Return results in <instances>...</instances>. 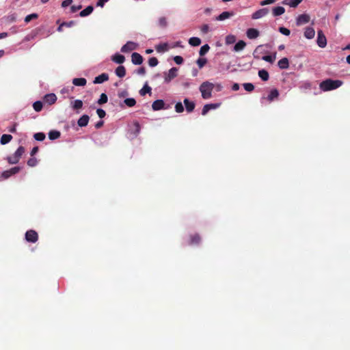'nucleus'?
I'll return each mask as SVG.
<instances>
[{"label":"nucleus","instance_id":"473e14b6","mask_svg":"<svg viewBox=\"0 0 350 350\" xmlns=\"http://www.w3.org/2000/svg\"><path fill=\"white\" fill-rule=\"evenodd\" d=\"M189 44L193 46H197L201 44V40L198 37H192L189 38Z\"/></svg>","mask_w":350,"mask_h":350},{"label":"nucleus","instance_id":"4468645a","mask_svg":"<svg viewBox=\"0 0 350 350\" xmlns=\"http://www.w3.org/2000/svg\"><path fill=\"white\" fill-rule=\"evenodd\" d=\"M219 103L205 105L202 108V115L205 116L211 109H215L219 107Z\"/></svg>","mask_w":350,"mask_h":350},{"label":"nucleus","instance_id":"b1692460","mask_svg":"<svg viewBox=\"0 0 350 350\" xmlns=\"http://www.w3.org/2000/svg\"><path fill=\"white\" fill-rule=\"evenodd\" d=\"M278 66L280 69H286L289 66V62L288 58L283 57L278 62Z\"/></svg>","mask_w":350,"mask_h":350},{"label":"nucleus","instance_id":"9d476101","mask_svg":"<svg viewBox=\"0 0 350 350\" xmlns=\"http://www.w3.org/2000/svg\"><path fill=\"white\" fill-rule=\"evenodd\" d=\"M131 62L135 65H140L143 62V57L139 53L134 52L131 55Z\"/></svg>","mask_w":350,"mask_h":350},{"label":"nucleus","instance_id":"bf43d9fd","mask_svg":"<svg viewBox=\"0 0 350 350\" xmlns=\"http://www.w3.org/2000/svg\"><path fill=\"white\" fill-rule=\"evenodd\" d=\"M174 61L177 64H181L183 62V58L181 56L177 55L174 57Z\"/></svg>","mask_w":350,"mask_h":350},{"label":"nucleus","instance_id":"e433bc0d","mask_svg":"<svg viewBox=\"0 0 350 350\" xmlns=\"http://www.w3.org/2000/svg\"><path fill=\"white\" fill-rule=\"evenodd\" d=\"M151 93V88L148 85L145 84L144 87L139 90L141 96H145L146 94Z\"/></svg>","mask_w":350,"mask_h":350},{"label":"nucleus","instance_id":"de8ad7c7","mask_svg":"<svg viewBox=\"0 0 350 350\" xmlns=\"http://www.w3.org/2000/svg\"><path fill=\"white\" fill-rule=\"evenodd\" d=\"M38 15L37 14H36V13L29 14V15H27V16L25 18V22L26 23H29L31 20L38 18Z\"/></svg>","mask_w":350,"mask_h":350},{"label":"nucleus","instance_id":"0e129e2a","mask_svg":"<svg viewBox=\"0 0 350 350\" xmlns=\"http://www.w3.org/2000/svg\"><path fill=\"white\" fill-rule=\"evenodd\" d=\"M275 1L276 0H264V1L260 2V5H265L271 4V3H275Z\"/></svg>","mask_w":350,"mask_h":350},{"label":"nucleus","instance_id":"69168bd1","mask_svg":"<svg viewBox=\"0 0 350 350\" xmlns=\"http://www.w3.org/2000/svg\"><path fill=\"white\" fill-rule=\"evenodd\" d=\"M109 0H98L96 3V6L103 8L105 3Z\"/></svg>","mask_w":350,"mask_h":350},{"label":"nucleus","instance_id":"f8f14e48","mask_svg":"<svg viewBox=\"0 0 350 350\" xmlns=\"http://www.w3.org/2000/svg\"><path fill=\"white\" fill-rule=\"evenodd\" d=\"M165 103L161 99H158L152 103V108L154 111H159L164 109Z\"/></svg>","mask_w":350,"mask_h":350},{"label":"nucleus","instance_id":"6e6552de","mask_svg":"<svg viewBox=\"0 0 350 350\" xmlns=\"http://www.w3.org/2000/svg\"><path fill=\"white\" fill-rule=\"evenodd\" d=\"M137 44L135 42L129 41L121 48V52L128 53L136 49Z\"/></svg>","mask_w":350,"mask_h":350},{"label":"nucleus","instance_id":"f03ea898","mask_svg":"<svg viewBox=\"0 0 350 350\" xmlns=\"http://www.w3.org/2000/svg\"><path fill=\"white\" fill-rule=\"evenodd\" d=\"M214 88V84L209 81L203 82L200 86V91L202 94V97L204 99L210 98L212 96V91Z\"/></svg>","mask_w":350,"mask_h":350},{"label":"nucleus","instance_id":"a19ab883","mask_svg":"<svg viewBox=\"0 0 350 350\" xmlns=\"http://www.w3.org/2000/svg\"><path fill=\"white\" fill-rule=\"evenodd\" d=\"M167 47H168L167 44L163 43V44L157 45L156 46V50L157 51V52H159V53L165 52L167 50Z\"/></svg>","mask_w":350,"mask_h":350},{"label":"nucleus","instance_id":"ddd939ff","mask_svg":"<svg viewBox=\"0 0 350 350\" xmlns=\"http://www.w3.org/2000/svg\"><path fill=\"white\" fill-rule=\"evenodd\" d=\"M183 103L185 105L186 111L188 113L192 112L196 107V104L193 101H190L188 98H185Z\"/></svg>","mask_w":350,"mask_h":350},{"label":"nucleus","instance_id":"79ce46f5","mask_svg":"<svg viewBox=\"0 0 350 350\" xmlns=\"http://www.w3.org/2000/svg\"><path fill=\"white\" fill-rule=\"evenodd\" d=\"M209 49H210V46H208V44H206L203 45L200 48V50L199 51L200 55V56H204L206 53H208Z\"/></svg>","mask_w":350,"mask_h":350},{"label":"nucleus","instance_id":"20e7f679","mask_svg":"<svg viewBox=\"0 0 350 350\" xmlns=\"http://www.w3.org/2000/svg\"><path fill=\"white\" fill-rule=\"evenodd\" d=\"M20 170V167H14L8 170L3 171L1 174V178L2 179H7L10 178L11 176L18 173Z\"/></svg>","mask_w":350,"mask_h":350},{"label":"nucleus","instance_id":"052dcab7","mask_svg":"<svg viewBox=\"0 0 350 350\" xmlns=\"http://www.w3.org/2000/svg\"><path fill=\"white\" fill-rule=\"evenodd\" d=\"M209 31V26L207 24H204L201 27V31L206 34Z\"/></svg>","mask_w":350,"mask_h":350},{"label":"nucleus","instance_id":"49530a36","mask_svg":"<svg viewBox=\"0 0 350 350\" xmlns=\"http://www.w3.org/2000/svg\"><path fill=\"white\" fill-rule=\"evenodd\" d=\"M196 63L198 66V67L200 68H203L205 64L207 63V59L206 58H204V57H200L199 58L197 61H196Z\"/></svg>","mask_w":350,"mask_h":350},{"label":"nucleus","instance_id":"c03bdc74","mask_svg":"<svg viewBox=\"0 0 350 350\" xmlns=\"http://www.w3.org/2000/svg\"><path fill=\"white\" fill-rule=\"evenodd\" d=\"M45 134L44 133H36L34 134L33 137L36 140L42 142L45 139Z\"/></svg>","mask_w":350,"mask_h":350},{"label":"nucleus","instance_id":"2f4dec72","mask_svg":"<svg viewBox=\"0 0 350 350\" xmlns=\"http://www.w3.org/2000/svg\"><path fill=\"white\" fill-rule=\"evenodd\" d=\"M61 135V133L58 131L52 130L49 133V138L51 140H54L58 139Z\"/></svg>","mask_w":350,"mask_h":350},{"label":"nucleus","instance_id":"5701e85b","mask_svg":"<svg viewBox=\"0 0 350 350\" xmlns=\"http://www.w3.org/2000/svg\"><path fill=\"white\" fill-rule=\"evenodd\" d=\"M115 73L120 78L124 77L126 75L125 67L122 65L118 66L115 70Z\"/></svg>","mask_w":350,"mask_h":350},{"label":"nucleus","instance_id":"8fccbe9b","mask_svg":"<svg viewBox=\"0 0 350 350\" xmlns=\"http://www.w3.org/2000/svg\"><path fill=\"white\" fill-rule=\"evenodd\" d=\"M243 88L247 92H252L254 90V85L251 83H245Z\"/></svg>","mask_w":350,"mask_h":350},{"label":"nucleus","instance_id":"a18cd8bd","mask_svg":"<svg viewBox=\"0 0 350 350\" xmlns=\"http://www.w3.org/2000/svg\"><path fill=\"white\" fill-rule=\"evenodd\" d=\"M236 41V37L233 35H228L226 37V44H231L234 43Z\"/></svg>","mask_w":350,"mask_h":350},{"label":"nucleus","instance_id":"e2e57ef3","mask_svg":"<svg viewBox=\"0 0 350 350\" xmlns=\"http://www.w3.org/2000/svg\"><path fill=\"white\" fill-rule=\"evenodd\" d=\"M72 3V0H64L62 3V7L66 8V7L71 5Z\"/></svg>","mask_w":350,"mask_h":350},{"label":"nucleus","instance_id":"a878e982","mask_svg":"<svg viewBox=\"0 0 350 350\" xmlns=\"http://www.w3.org/2000/svg\"><path fill=\"white\" fill-rule=\"evenodd\" d=\"M303 0H284V5H288L291 8H296Z\"/></svg>","mask_w":350,"mask_h":350},{"label":"nucleus","instance_id":"774afa93","mask_svg":"<svg viewBox=\"0 0 350 350\" xmlns=\"http://www.w3.org/2000/svg\"><path fill=\"white\" fill-rule=\"evenodd\" d=\"M104 122L103 120H100L98 122L96 123L95 127L96 129H100L103 126Z\"/></svg>","mask_w":350,"mask_h":350},{"label":"nucleus","instance_id":"4c0bfd02","mask_svg":"<svg viewBox=\"0 0 350 350\" xmlns=\"http://www.w3.org/2000/svg\"><path fill=\"white\" fill-rule=\"evenodd\" d=\"M276 59V53H275L273 55H265L262 57V59L269 62L271 64L273 63Z\"/></svg>","mask_w":350,"mask_h":350},{"label":"nucleus","instance_id":"3c124183","mask_svg":"<svg viewBox=\"0 0 350 350\" xmlns=\"http://www.w3.org/2000/svg\"><path fill=\"white\" fill-rule=\"evenodd\" d=\"M175 111H176L177 113H182V112H183V111H184V107H183V104H182L180 102H178V103H177L175 105Z\"/></svg>","mask_w":350,"mask_h":350},{"label":"nucleus","instance_id":"a211bd4d","mask_svg":"<svg viewBox=\"0 0 350 350\" xmlns=\"http://www.w3.org/2000/svg\"><path fill=\"white\" fill-rule=\"evenodd\" d=\"M90 117L88 115H83L77 121L80 127L86 126L89 122Z\"/></svg>","mask_w":350,"mask_h":350},{"label":"nucleus","instance_id":"f257e3e1","mask_svg":"<svg viewBox=\"0 0 350 350\" xmlns=\"http://www.w3.org/2000/svg\"><path fill=\"white\" fill-rule=\"evenodd\" d=\"M342 85V81L340 80H332L330 79L323 81L319 87L321 90L324 92L333 90L337 89Z\"/></svg>","mask_w":350,"mask_h":350},{"label":"nucleus","instance_id":"c85d7f7f","mask_svg":"<svg viewBox=\"0 0 350 350\" xmlns=\"http://www.w3.org/2000/svg\"><path fill=\"white\" fill-rule=\"evenodd\" d=\"M258 76L259 77L264 81H267L269 80V72L264 69L260 70L258 71Z\"/></svg>","mask_w":350,"mask_h":350},{"label":"nucleus","instance_id":"09e8293b","mask_svg":"<svg viewBox=\"0 0 350 350\" xmlns=\"http://www.w3.org/2000/svg\"><path fill=\"white\" fill-rule=\"evenodd\" d=\"M159 62H158V59L153 57H150L149 59H148V65L150 66V67H154L156 66L157 64H158Z\"/></svg>","mask_w":350,"mask_h":350},{"label":"nucleus","instance_id":"6e6d98bb","mask_svg":"<svg viewBox=\"0 0 350 350\" xmlns=\"http://www.w3.org/2000/svg\"><path fill=\"white\" fill-rule=\"evenodd\" d=\"M262 45H259L254 51L253 55H254V58H256V59L260 58V56L258 55V54L260 53V48H262Z\"/></svg>","mask_w":350,"mask_h":350},{"label":"nucleus","instance_id":"bb28decb","mask_svg":"<svg viewBox=\"0 0 350 350\" xmlns=\"http://www.w3.org/2000/svg\"><path fill=\"white\" fill-rule=\"evenodd\" d=\"M285 12L284 8L282 6L275 7L272 10V13L274 16H278L283 14Z\"/></svg>","mask_w":350,"mask_h":350},{"label":"nucleus","instance_id":"ea45409f","mask_svg":"<svg viewBox=\"0 0 350 350\" xmlns=\"http://www.w3.org/2000/svg\"><path fill=\"white\" fill-rule=\"evenodd\" d=\"M124 104L129 107H132L135 105L136 100L133 98H126L124 100Z\"/></svg>","mask_w":350,"mask_h":350},{"label":"nucleus","instance_id":"13d9d810","mask_svg":"<svg viewBox=\"0 0 350 350\" xmlns=\"http://www.w3.org/2000/svg\"><path fill=\"white\" fill-rule=\"evenodd\" d=\"M75 23H76V22L74 21H70L69 22H63L62 23V26H64V27H71L73 25H75Z\"/></svg>","mask_w":350,"mask_h":350},{"label":"nucleus","instance_id":"680f3d73","mask_svg":"<svg viewBox=\"0 0 350 350\" xmlns=\"http://www.w3.org/2000/svg\"><path fill=\"white\" fill-rule=\"evenodd\" d=\"M81 8H82L81 5H72L70 7V11H71L72 13H75L77 11L81 10Z\"/></svg>","mask_w":350,"mask_h":350},{"label":"nucleus","instance_id":"412c9836","mask_svg":"<svg viewBox=\"0 0 350 350\" xmlns=\"http://www.w3.org/2000/svg\"><path fill=\"white\" fill-rule=\"evenodd\" d=\"M314 35H315V31H314V28L310 27H308L306 28L305 31H304V36L307 39L313 38L314 37Z\"/></svg>","mask_w":350,"mask_h":350},{"label":"nucleus","instance_id":"2eb2a0df","mask_svg":"<svg viewBox=\"0 0 350 350\" xmlns=\"http://www.w3.org/2000/svg\"><path fill=\"white\" fill-rule=\"evenodd\" d=\"M246 35L250 39H255L258 37L259 31L256 29L250 28L247 30Z\"/></svg>","mask_w":350,"mask_h":350},{"label":"nucleus","instance_id":"aec40b11","mask_svg":"<svg viewBox=\"0 0 350 350\" xmlns=\"http://www.w3.org/2000/svg\"><path fill=\"white\" fill-rule=\"evenodd\" d=\"M279 96V92L277 89L271 90L269 94L266 98L269 102H272L273 100L278 98Z\"/></svg>","mask_w":350,"mask_h":350},{"label":"nucleus","instance_id":"dca6fc26","mask_svg":"<svg viewBox=\"0 0 350 350\" xmlns=\"http://www.w3.org/2000/svg\"><path fill=\"white\" fill-rule=\"evenodd\" d=\"M44 100L45 103H46L49 105H52V104H54L55 103V101L57 100V96L55 94H53V93L48 94L44 96Z\"/></svg>","mask_w":350,"mask_h":350},{"label":"nucleus","instance_id":"f3484780","mask_svg":"<svg viewBox=\"0 0 350 350\" xmlns=\"http://www.w3.org/2000/svg\"><path fill=\"white\" fill-rule=\"evenodd\" d=\"M109 79V75L107 73H102L101 75L95 77L94 83H102Z\"/></svg>","mask_w":350,"mask_h":350},{"label":"nucleus","instance_id":"5fc2aeb1","mask_svg":"<svg viewBox=\"0 0 350 350\" xmlns=\"http://www.w3.org/2000/svg\"><path fill=\"white\" fill-rule=\"evenodd\" d=\"M279 31L285 35V36H289L290 33H291V31L288 29L286 28V27H281L279 28Z\"/></svg>","mask_w":350,"mask_h":350},{"label":"nucleus","instance_id":"338daca9","mask_svg":"<svg viewBox=\"0 0 350 350\" xmlns=\"http://www.w3.org/2000/svg\"><path fill=\"white\" fill-rule=\"evenodd\" d=\"M137 73H138L139 75H144V74L146 73V69H145V68H144V67H141V68H139L137 70Z\"/></svg>","mask_w":350,"mask_h":350},{"label":"nucleus","instance_id":"9b49d317","mask_svg":"<svg viewBox=\"0 0 350 350\" xmlns=\"http://www.w3.org/2000/svg\"><path fill=\"white\" fill-rule=\"evenodd\" d=\"M178 69L175 67L169 70L167 75L165 77V81L167 82L170 81L177 76Z\"/></svg>","mask_w":350,"mask_h":350},{"label":"nucleus","instance_id":"6ab92c4d","mask_svg":"<svg viewBox=\"0 0 350 350\" xmlns=\"http://www.w3.org/2000/svg\"><path fill=\"white\" fill-rule=\"evenodd\" d=\"M201 241V237L198 234L190 235L189 245H198Z\"/></svg>","mask_w":350,"mask_h":350},{"label":"nucleus","instance_id":"72a5a7b5","mask_svg":"<svg viewBox=\"0 0 350 350\" xmlns=\"http://www.w3.org/2000/svg\"><path fill=\"white\" fill-rule=\"evenodd\" d=\"M72 107L74 110H79L83 107V101L81 100H75L72 103Z\"/></svg>","mask_w":350,"mask_h":350},{"label":"nucleus","instance_id":"4d7b16f0","mask_svg":"<svg viewBox=\"0 0 350 350\" xmlns=\"http://www.w3.org/2000/svg\"><path fill=\"white\" fill-rule=\"evenodd\" d=\"M96 113L100 118H103L106 116V112L103 109H98L96 110Z\"/></svg>","mask_w":350,"mask_h":350},{"label":"nucleus","instance_id":"c756f323","mask_svg":"<svg viewBox=\"0 0 350 350\" xmlns=\"http://www.w3.org/2000/svg\"><path fill=\"white\" fill-rule=\"evenodd\" d=\"M87 83L85 78H75L72 80V83L76 86H84Z\"/></svg>","mask_w":350,"mask_h":350},{"label":"nucleus","instance_id":"7ed1b4c3","mask_svg":"<svg viewBox=\"0 0 350 350\" xmlns=\"http://www.w3.org/2000/svg\"><path fill=\"white\" fill-rule=\"evenodd\" d=\"M24 152L25 148L23 146H19L12 156L8 157V162L10 164L17 163L19 161L21 156L24 154Z\"/></svg>","mask_w":350,"mask_h":350},{"label":"nucleus","instance_id":"4be33fe9","mask_svg":"<svg viewBox=\"0 0 350 350\" xmlns=\"http://www.w3.org/2000/svg\"><path fill=\"white\" fill-rule=\"evenodd\" d=\"M111 60L113 62H116V64H121L124 62L125 57L122 55H120L119 53H116V54H115L114 55H113L111 57Z\"/></svg>","mask_w":350,"mask_h":350},{"label":"nucleus","instance_id":"39448f33","mask_svg":"<svg viewBox=\"0 0 350 350\" xmlns=\"http://www.w3.org/2000/svg\"><path fill=\"white\" fill-rule=\"evenodd\" d=\"M38 239V233L33 230H27L25 233V240L27 242L36 243Z\"/></svg>","mask_w":350,"mask_h":350},{"label":"nucleus","instance_id":"864d4df0","mask_svg":"<svg viewBox=\"0 0 350 350\" xmlns=\"http://www.w3.org/2000/svg\"><path fill=\"white\" fill-rule=\"evenodd\" d=\"M159 25L161 27H165L167 25V19L165 17H161L159 19Z\"/></svg>","mask_w":350,"mask_h":350},{"label":"nucleus","instance_id":"423d86ee","mask_svg":"<svg viewBox=\"0 0 350 350\" xmlns=\"http://www.w3.org/2000/svg\"><path fill=\"white\" fill-rule=\"evenodd\" d=\"M317 44L321 48H324L327 45V39L322 30L317 31Z\"/></svg>","mask_w":350,"mask_h":350},{"label":"nucleus","instance_id":"c9c22d12","mask_svg":"<svg viewBox=\"0 0 350 350\" xmlns=\"http://www.w3.org/2000/svg\"><path fill=\"white\" fill-rule=\"evenodd\" d=\"M141 126L138 122L135 121L133 123V129H132V133L137 136L140 132Z\"/></svg>","mask_w":350,"mask_h":350},{"label":"nucleus","instance_id":"603ef678","mask_svg":"<svg viewBox=\"0 0 350 350\" xmlns=\"http://www.w3.org/2000/svg\"><path fill=\"white\" fill-rule=\"evenodd\" d=\"M38 161L36 158L31 157L28 159L27 165L30 167H34L37 165Z\"/></svg>","mask_w":350,"mask_h":350},{"label":"nucleus","instance_id":"58836bf2","mask_svg":"<svg viewBox=\"0 0 350 350\" xmlns=\"http://www.w3.org/2000/svg\"><path fill=\"white\" fill-rule=\"evenodd\" d=\"M107 100H108V97H107V94L105 93H102L100 96L99 99L97 101V103L98 105H101L106 103L107 102Z\"/></svg>","mask_w":350,"mask_h":350},{"label":"nucleus","instance_id":"7c9ffc66","mask_svg":"<svg viewBox=\"0 0 350 350\" xmlns=\"http://www.w3.org/2000/svg\"><path fill=\"white\" fill-rule=\"evenodd\" d=\"M246 46L245 42L243 40H239L234 46V51L237 52L242 51Z\"/></svg>","mask_w":350,"mask_h":350},{"label":"nucleus","instance_id":"cd10ccee","mask_svg":"<svg viewBox=\"0 0 350 350\" xmlns=\"http://www.w3.org/2000/svg\"><path fill=\"white\" fill-rule=\"evenodd\" d=\"M234 15L233 12H223L221 14H220L217 17V21H224L226 18H228Z\"/></svg>","mask_w":350,"mask_h":350},{"label":"nucleus","instance_id":"0eeeda50","mask_svg":"<svg viewBox=\"0 0 350 350\" xmlns=\"http://www.w3.org/2000/svg\"><path fill=\"white\" fill-rule=\"evenodd\" d=\"M269 13V9L268 8H262L260 9L255 12H254L252 15V19H258L260 18L264 17Z\"/></svg>","mask_w":350,"mask_h":350},{"label":"nucleus","instance_id":"393cba45","mask_svg":"<svg viewBox=\"0 0 350 350\" xmlns=\"http://www.w3.org/2000/svg\"><path fill=\"white\" fill-rule=\"evenodd\" d=\"M94 10V7L92 5H88L84 10L80 12L79 16L81 17H85L90 15Z\"/></svg>","mask_w":350,"mask_h":350},{"label":"nucleus","instance_id":"1a4fd4ad","mask_svg":"<svg viewBox=\"0 0 350 350\" xmlns=\"http://www.w3.org/2000/svg\"><path fill=\"white\" fill-rule=\"evenodd\" d=\"M310 16L306 14L299 15L296 20L297 25L299 26L308 23L310 21Z\"/></svg>","mask_w":350,"mask_h":350},{"label":"nucleus","instance_id":"f704fd0d","mask_svg":"<svg viewBox=\"0 0 350 350\" xmlns=\"http://www.w3.org/2000/svg\"><path fill=\"white\" fill-rule=\"evenodd\" d=\"M12 139V136L8 134H3L1 137V144L5 145L9 143Z\"/></svg>","mask_w":350,"mask_h":350},{"label":"nucleus","instance_id":"37998d69","mask_svg":"<svg viewBox=\"0 0 350 350\" xmlns=\"http://www.w3.org/2000/svg\"><path fill=\"white\" fill-rule=\"evenodd\" d=\"M42 107H43V105H42V103L41 101H36L33 104V109L36 111H40L42 109Z\"/></svg>","mask_w":350,"mask_h":350}]
</instances>
